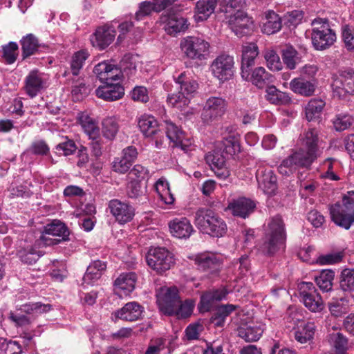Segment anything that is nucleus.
<instances>
[{"instance_id":"nucleus-15","label":"nucleus","mask_w":354,"mask_h":354,"mask_svg":"<svg viewBox=\"0 0 354 354\" xmlns=\"http://www.w3.org/2000/svg\"><path fill=\"white\" fill-rule=\"evenodd\" d=\"M180 300L176 287L167 288L163 295L158 299L160 310L167 315H174Z\"/></svg>"},{"instance_id":"nucleus-7","label":"nucleus","mask_w":354,"mask_h":354,"mask_svg":"<svg viewBox=\"0 0 354 354\" xmlns=\"http://www.w3.org/2000/svg\"><path fill=\"white\" fill-rule=\"evenodd\" d=\"M298 290L301 301L309 310L317 313L323 310V300L312 282H301Z\"/></svg>"},{"instance_id":"nucleus-27","label":"nucleus","mask_w":354,"mask_h":354,"mask_svg":"<svg viewBox=\"0 0 354 354\" xmlns=\"http://www.w3.org/2000/svg\"><path fill=\"white\" fill-rule=\"evenodd\" d=\"M43 80L37 71H32L26 76L24 89L31 98L35 97L43 88Z\"/></svg>"},{"instance_id":"nucleus-32","label":"nucleus","mask_w":354,"mask_h":354,"mask_svg":"<svg viewBox=\"0 0 354 354\" xmlns=\"http://www.w3.org/2000/svg\"><path fill=\"white\" fill-rule=\"evenodd\" d=\"M290 89L295 93L304 96H310L315 92V85L304 77H296L290 82Z\"/></svg>"},{"instance_id":"nucleus-41","label":"nucleus","mask_w":354,"mask_h":354,"mask_svg":"<svg viewBox=\"0 0 354 354\" xmlns=\"http://www.w3.org/2000/svg\"><path fill=\"white\" fill-rule=\"evenodd\" d=\"M71 80L72 81L71 94L74 100H82L88 95L91 88L86 85V82L83 79L72 78Z\"/></svg>"},{"instance_id":"nucleus-5","label":"nucleus","mask_w":354,"mask_h":354,"mask_svg":"<svg viewBox=\"0 0 354 354\" xmlns=\"http://www.w3.org/2000/svg\"><path fill=\"white\" fill-rule=\"evenodd\" d=\"M147 265L159 274L169 270L174 264L172 254L165 248H152L146 255Z\"/></svg>"},{"instance_id":"nucleus-6","label":"nucleus","mask_w":354,"mask_h":354,"mask_svg":"<svg viewBox=\"0 0 354 354\" xmlns=\"http://www.w3.org/2000/svg\"><path fill=\"white\" fill-rule=\"evenodd\" d=\"M209 43L198 37L188 36L180 42V48L186 57L191 59L203 60L209 53Z\"/></svg>"},{"instance_id":"nucleus-9","label":"nucleus","mask_w":354,"mask_h":354,"mask_svg":"<svg viewBox=\"0 0 354 354\" xmlns=\"http://www.w3.org/2000/svg\"><path fill=\"white\" fill-rule=\"evenodd\" d=\"M233 57L223 53L217 56L210 65L212 75L221 82L230 80L234 75Z\"/></svg>"},{"instance_id":"nucleus-2","label":"nucleus","mask_w":354,"mask_h":354,"mask_svg":"<svg viewBox=\"0 0 354 354\" xmlns=\"http://www.w3.org/2000/svg\"><path fill=\"white\" fill-rule=\"evenodd\" d=\"M194 223L201 231L212 236L221 237L227 232L225 222L209 208L198 209L195 213Z\"/></svg>"},{"instance_id":"nucleus-20","label":"nucleus","mask_w":354,"mask_h":354,"mask_svg":"<svg viewBox=\"0 0 354 354\" xmlns=\"http://www.w3.org/2000/svg\"><path fill=\"white\" fill-rule=\"evenodd\" d=\"M96 95L106 101H115L122 98L124 88L118 83L106 82L95 90Z\"/></svg>"},{"instance_id":"nucleus-23","label":"nucleus","mask_w":354,"mask_h":354,"mask_svg":"<svg viewBox=\"0 0 354 354\" xmlns=\"http://www.w3.org/2000/svg\"><path fill=\"white\" fill-rule=\"evenodd\" d=\"M319 156L316 153L310 151L303 147L300 148L298 151H295L290 156L289 158L292 162L294 167L297 168L301 167L309 169L313 162Z\"/></svg>"},{"instance_id":"nucleus-1","label":"nucleus","mask_w":354,"mask_h":354,"mask_svg":"<svg viewBox=\"0 0 354 354\" xmlns=\"http://www.w3.org/2000/svg\"><path fill=\"white\" fill-rule=\"evenodd\" d=\"M286 241L285 223L281 216L276 215L270 218L259 250L264 255L272 257L285 248Z\"/></svg>"},{"instance_id":"nucleus-25","label":"nucleus","mask_w":354,"mask_h":354,"mask_svg":"<svg viewBox=\"0 0 354 354\" xmlns=\"http://www.w3.org/2000/svg\"><path fill=\"white\" fill-rule=\"evenodd\" d=\"M322 140L319 136V131L315 128H309L304 132L301 138V146L303 148L312 151L319 156L321 151L319 147Z\"/></svg>"},{"instance_id":"nucleus-3","label":"nucleus","mask_w":354,"mask_h":354,"mask_svg":"<svg viewBox=\"0 0 354 354\" xmlns=\"http://www.w3.org/2000/svg\"><path fill=\"white\" fill-rule=\"evenodd\" d=\"M311 40L313 47L317 50L328 48L336 40L335 32L330 28L328 21L315 19L312 22Z\"/></svg>"},{"instance_id":"nucleus-26","label":"nucleus","mask_w":354,"mask_h":354,"mask_svg":"<svg viewBox=\"0 0 354 354\" xmlns=\"http://www.w3.org/2000/svg\"><path fill=\"white\" fill-rule=\"evenodd\" d=\"M164 122L168 139L174 144L175 147H180L183 151H187L190 145L184 142L183 131L171 121L165 120Z\"/></svg>"},{"instance_id":"nucleus-29","label":"nucleus","mask_w":354,"mask_h":354,"mask_svg":"<svg viewBox=\"0 0 354 354\" xmlns=\"http://www.w3.org/2000/svg\"><path fill=\"white\" fill-rule=\"evenodd\" d=\"M237 306L233 304L221 305L216 307L210 318V323L214 327H223L226 318L236 309Z\"/></svg>"},{"instance_id":"nucleus-45","label":"nucleus","mask_w":354,"mask_h":354,"mask_svg":"<svg viewBox=\"0 0 354 354\" xmlns=\"http://www.w3.org/2000/svg\"><path fill=\"white\" fill-rule=\"evenodd\" d=\"M324 105L325 102L320 99L310 100L305 108L306 119L312 121L319 118Z\"/></svg>"},{"instance_id":"nucleus-18","label":"nucleus","mask_w":354,"mask_h":354,"mask_svg":"<svg viewBox=\"0 0 354 354\" xmlns=\"http://www.w3.org/2000/svg\"><path fill=\"white\" fill-rule=\"evenodd\" d=\"M259 55L258 46L255 43H245L242 46L241 75L248 79L250 68L254 64V60Z\"/></svg>"},{"instance_id":"nucleus-40","label":"nucleus","mask_w":354,"mask_h":354,"mask_svg":"<svg viewBox=\"0 0 354 354\" xmlns=\"http://www.w3.org/2000/svg\"><path fill=\"white\" fill-rule=\"evenodd\" d=\"M217 5L216 0H199L196 5L198 19H207L214 12Z\"/></svg>"},{"instance_id":"nucleus-56","label":"nucleus","mask_w":354,"mask_h":354,"mask_svg":"<svg viewBox=\"0 0 354 354\" xmlns=\"http://www.w3.org/2000/svg\"><path fill=\"white\" fill-rule=\"evenodd\" d=\"M194 307V304L193 301L185 300L183 302L180 299L173 315L176 316L178 319L187 318L192 315Z\"/></svg>"},{"instance_id":"nucleus-50","label":"nucleus","mask_w":354,"mask_h":354,"mask_svg":"<svg viewBox=\"0 0 354 354\" xmlns=\"http://www.w3.org/2000/svg\"><path fill=\"white\" fill-rule=\"evenodd\" d=\"M18 254L21 261L28 265H32L42 256L40 251H37L33 248L21 249L19 251Z\"/></svg>"},{"instance_id":"nucleus-57","label":"nucleus","mask_w":354,"mask_h":354,"mask_svg":"<svg viewBox=\"0 0 354 354\" xmlns=\"http://www.w3.org/2000/svg\"><path fill=\"white\" fill-rule=\"evenodd\" d=\"M149 170L141 165H136L132 169L130 170L127 177L128 180H135L141 182L149 177Z\"/></svg>"},{"instance_id":"nucleus-61","label":"nucleus","mask_w":354,"mask_h":354,"mask_svg":"<svg viewBox=\"0 0 354 354\" xmlns=\"http://www.w3.org/2000/svg\"><path fill=\"white\" fill-rule=\"evenodd\" d=\"M353 121V118L349 115H338L333 120V125L336 131H342L349 128Z\"/></svg>"},{"instance_id":"nucleus-44","label":"nucleus","mask_w":354,"mask_h":354,"mask_svg":"<svg viewBox=\"0 0 354 354\" xmlns=\"http://www.w3.org/2000/svg\"><path fill=\"white\" fill-rule=\"evenodd\" d=\"M334 276L335 274L333 270H324L319 276L315 277V281L321 290L328 292L332 289Z\"/></svg>"},{"instance_id":"nucleus-60","label":"nucleus","mask_w":354,"mask_h":354,"mask_svg":"<svg viewBox=\"0 0 354 354\" xmlns=\"http://www.w3.org/2000/svg\"><path fill=\"white\" fill-rule=\"evenodd\" d=\"M224 151L231 156L236 155L241 151L239 139L236 136H230L224 141Z\"/></svg>"},{"instance_id":"nucleus-21","label":"nucleus","mask_w":354,"mask_h":354,"mask_svg":"<svg viewBox=\"0 0 354 354\" xmlns=\"http://www.w3.org/2000/svg\"><path fill=\"white\" fill-rule=\"evenodd\" d=\"M144 308L136 301L126 304L115 313V316L122 320L134 322L143 317Z\"/></svg>"},{"instance_id":"nucleus-30","label":"nucleus","mask_w":354,"mask_h":354,"mask_svg":"<svg viewBox=\"0 0 354 354\" xmlns=\"http://www.w3.org/2000/svg\"><path fill=\"white\" fill-rule=\"evenodd\" d=\"M138 127L147 137H153L160 133L158 122L152 115H142L138 120Z\"/></svg>"},{"instance_id":"nucleus-33","label":"nucleus","mask_w":354,"mask_h":354,"mask_svg":"<svg viewBox=\"0 0 354 354\" xmlns=\"http://www.w3.org/2000/svg\"><path fill=\"white\" fill-rule=\"evenodd\" d=\"M281 28V17L272 10L266 13V21L262 26V32L267 35L277 32Z\"/></svg>"},{"instance_id":"nucleus-39","label":"nucleus","mask_w":354,"mask_h":354,"mask_svg":"<svg viewBox=\"0 0 354 354\" xmlns=\"http://www.w3.org/2000/svg\"><path fill=\"white\" fill-rule=\"evenodd\" d=\"M315 330V324L313 322H308L295 330V339L300 344H305L313 338Z\"/></svg>"},{"instance_id":"nucleus-49","label":"nucleus","mask_w":354,"mask_h":354,"mask_svg":"<svg viewBox=\"0 0 354 354\" xmlns=\"http://www.w3.org/2000/svg\"><path fill=\"white\" fill-rule=\"evenodd\" d=\"M136 62L135 57L129 54L125 55L120 63V68L122 75L129 77L136 71Z\"/></svg>"},{"instance_id":"nucleus-63","label":"nucleus","mask_w":354,"mask_h":354,"mask_svg":"<svg viewBox=\"0 0 354 354\" xmlns=\"http://www.w3.org/2000/svg\"><path fill=\"white\" fill-rule=\"evenodd\" d=\"M343 253L342 252L330 253L319 256L317 262L320 265L335 264L342 261Z\"/></svg>"},{"instance_id":"nucleus-16","label":"nucleus","mask_w":354,"mask_h":354,"mask_svg":"<svg viewBox=\"0 0 354 354\" xmlns=\"http://www.w3.org/2000/svg\"><path fill=\"white\" fill-rule=\"evenodd\" d=\"M255 203L250 198L240 197L232 199L227 207L234 216L245 218L249 216L255 209Z\"/></svg>"},{"instance_id":"nucleus-11","label":"nucleus","mask_w":354,"mask_h":354,"mask_svg":"<svg viewBox=\"0 0 354 354\" xmlns=\"http://www.w3.org/2000/svg\"><path fill=\"white\" fill-rule=\"evenodd\" d=\"M227 105V101L221 97L208 98L201 113L203 122L209 124L221 118L226 111Z\"/></svg>"},{"instance_id":"nucleus-10","label":"nucleus","mask_w":354,"mask_h":354,"mask_svg":"<svg viewBox=\"0 0 354 354\" xmlns=\"http://www.w3.org/2000/svg\"><path fill=\"white\" fill-rule=\"evenodd\" d=\"M69 231L65 224L55 220L45 226L41 240L46 245H57L62 241H67Z\"/></svg>"},{"instance_id":"nucleus-52","label":"nucleus","mask_w":354,"mask_h":354,"mask_svg":"<svg viewBox=\"0 0 354 354\" xmlns=\"http://www.w3.org/2000/svg\"><path fill=\"white\" fill-rule=\"evenodd\" d=\"M18 48L17 44L13 41H10L2 47V57L6 64H12L17 60Z\"/></svg>"},{"instance_id":"nucleus-36","label":"nucleus","mask_w":354,"mask_h":354,"mask_svg":"<svg viewBox=\"0 0 354 354\" xmlns=\"http://www.w3.org/2000/svg\"><path fill=\"white\" fill-rule=\"evenodd\" d=\"M266 93V99L273 104H288L291 101V98L288 93L279 91L274 86H268Z\"/></svg>"},{"instance_id":"nucleus-54","label":"nucleus","mask_w":354,"mask_h":354,"mask_svg":"<svg viewBox=\"0 0 354 354\" xmlns=\"http://www.w3.org/2000/svg\"><path fill=\"white\" fill-rule=\"evenodd\" d=\"M330 341L335 348L337 354H344L348 345V339L340 333L330 335Z\"/></svg>"},{"instance_id":"nucleus-55","label":"nucleus","mask_w":354,"mask_h":354,"mask_svg":"<svg viewBox=\"0 0 354 354\" xmlns=\"http://www.w3.org/2000/svg\"><path fill=\"white\" fill-rule=\"evenodd\" d=\"M342 39L344 47L349 52H354V28L349 25L342 27Z\"/></svg>"},{"instance_id":"nucleus-59","label":"nucleus","mask_w":354,"mask_h":354,"mask_svg":"<svg viewBox=\"0 0 354 354\" xmlns=\"http://www.w3.org/2000/svg\"><path fill=\"white\" fill-rule=\"evenodd\" d=\"M264 57L267 62L268 67L272 71H280L282 69V63L279 55L272 50L265 53Z\"/></svg>"},{"instance_id":"nucleus-14","label":"nucleus","mask_w":354,"mask_h":354,"mask_svg":"<svg viewBox=\"0 0 354 354\" xmlns=\"http://www.w3.org/2000/svg\"><path fill=\"white\" fill-rule=\"evenodd\" d=\"M259 188L268 195L274 194L277 189V178L270 168L259 167L256 172Z\"/></svg>"},{"instance_id":"nucleus-37","label":"nucleus","mask_w":354,"mask_h":354,"mask_svg":"<svg viewBox=\"0 0 354 354\" xmlns=\"http://www.w3.org/2000/svg\"><path fill=\"white\" fill-rule=\"evenodd\" d=\"M176 82L179 85L180 91L186 95L193 94L198 87L197 82L185 72L179 75Z\"/></svg>"},{"instance_id":"nucleus-38","label":"nucleus","mask_w":354,"mask_h":354,"mask_svg":"<svg viewBox=\"0 0 354 354\" xmlns=\"http://www.w3.org/2000/svg\"><path fill=\"white\" fill-rule=\"evenodd\" d=\"M251 81L254 85L262 88L273 82L274 77L263 67H257L252 73Z\"/></svg>"},{"instance_id":"nucleus-8","label":"nucleus","mask_w":354,"mask_h":354,"mask_svg":"<svg viewBox=\"0 0 354 354\" xmlns=\"http://www.w3.org/2000/svg\"><path fill=\"white\" fill-rule=\"evenodd\" d=\"M332 86L333 97L339 100H347L349 96L354 94V71H340Z\"/></svg>"},{"instance_id":"nucleus-13","label":"nucleus","mask_w":354,"mask_h":354,"mask_svg":"<svg viewBox=\"0 0 354 354\" xmlns=\"http://www.w3.org/2000/svg\"><path fill=\"white\" fill-rule=\"evenodd\" d=\"M108 207L115 221L120 224L130 222L135 216L134 207L129 203L118 199L111 200Z\"/></svg>"},{"instance_id":"nucleus-4","label":"nucleus","mask_w":354,"mask_h":354,"mask_svg":"<svg viewBox=\"0 0 354 354\" xmlns=\"http://www.w3.org/2000/svg\"><path fill=\"white\" fill-rule=\"evenodd\" d=\"M332 221L338 226L348 230L354 223V200L342 198L330 207Z\"/></svg>"},{"instance_id":"nucleus-64","label":"nucleus","mask_w":354,"mask_h":354,"mask_svg":"<svg viewBox=\"0 0 354 354\" xmlns=\"http://www.w3.org/2000/svg\"><path fill=\"white\" fill-rule=\"evenodd\" d=\"M243 0H224L220 10L226 15L234 14L241 6Z\"/></svg>"},{"instance_id":"nucleus-51","label":"nucleus","mask_w":354,"mask_h":354,"mask_svg":"<svg viewBox=\"0 0 354 354\" xmlns=\"http://www.w3.org/2000/svg\"><path fill=\"white\" fill-rule=\"evenodd\" d=\"M167 102L171 106L182 110L188 106L190 100L180 91L178 93L169 94Z\"/></svg>"},{"instance_id":"nucleus-22","label":"nucleus","mask_w":354,"mask_h":354,"mask_svg":"<svg viewBox=\"0 0 354 354\" xmlns=\"http://www.w3.org/2000/svg\"><path fill=\"white\" fill-rule=\"evenodd\" d=\"M171 234L178 239H187L194 232V228L187 218H176L169 223Z\"/></svg>"},{"instance_id":"nucleus-19","label":"nucleus","mask_w":354,"mask_h":354,"mask_svg":"<svg viewBox=\"0 0 354 354\" xmlns=\"http://www.w3.org/2000/svg\"><path fill=\"white\" fill-rule=\"evenodd\" d=\"M195 263L198 269L211 274L217 273L221 267V260L212 253H204L196 256Z\"/></svg>"},{"instance_id":"nucleus-12","label":"nucleus","mask_w":354,"mask_h":354,"mask_svg":"<svg viewBox=\"0 0 354 354\" xmlns=\"http://www.w3.org/2000/svg\"><path fill=\"white\" fill-rule=\"evenodd\" d=\"M230 29L239 37L250 34L253 30V21L244 12L237 10L234 14L225 16Z\"/></svg>"},{"instance_id":"nucleus-48","label":"nucleus","mask_w":354,"mask_h":354,"mask_svg":"<svg viewBox=\"0 0 354 354\" xmlns=\"http://www.w3.org/2000/svg\"><path fill=\"white\" fill-rule=\"evenodd\" d=\"M298 53L292 46H286L281 50V57L283 63L288 69L292 70L296 68Z\"/></svg>"},{"instance_id":"nucleus-58","label":"nucleus","mask_w":354,"mask_h":354,"mask_svg":"<svg viewBox=\"0 0 354 354\" xmlns=\"http://www.w3.org/2000/svg\"><path fill=\"white\" fill-rule=\"evenodd\" d=\"M55 149L59 153L67 156L74 153L77 147L73 140L66 137L63 141L56 146Z\"/></svg>"},{"instance_id":"nucleus-62","label":"nucleus","mask_w":354,"mask_h":354,"mask_svg":"<svg viewBox=\"0 0 354 354\" xmlns=\"http://www.w3.org/2000/svg\"><path fill=\"white\" fill-rule=\"evenodd\" d=\"M304 17V12L301 10H292L287 12L283 16L284 24L289 27L296 26L301 23Z\"/></svg>"},{"instance_id":"nucleus-53","label":"nucleus","mask_w":354,"mask_h":354,"mask_svg":"<svg viewBox=\"0 0 354 354\" xmlns=\"http://www.w3.org/2000/svg\"><path fill=\"white\" fill-rule=\"evenodd\" d=\"M339 284L344 291H349L354 287V268L344 269L340 275Z\"/></svg>"},{"instance_id":"nucleus-24","label":"nucleus","mask_w":354,"mask_h":354,"mask_svg":"<svg viewBox=\"0 0 354 354\" xmlns=\"http://www.w3.org/2000/svg\"><path fill=\"white\" fill-rule=\"evenodd\" d=\"M137 280L138 276L133 272L121 273L114 281L115 290L129 295L135 289Z\"/></svg>"},{"instance_id":"nucleus-17","label":"nucleus","mask_w":354,"mask_h":354,"mask_svg":"<svg viewBox=\"0 0 354 354\" xmlns=\"http://www.w3.org/2000/svg\"><path fill=\"white\" fill-rule=\"evenodd\" d=\"M116 32L112 26L104 25L97 28L91 36V41L94 47L103 50L113 41Z\"/></svg>"},{"instance_id":"nucleus-46","label":"nucleus","mask_w":354,"mask_h":354,"mask_svg":"<svg viewBox=\"0 0 354 354\" xmlns=\"http://www.w3.org/2000/svg\"><path fill=\"white\" fill-rule=\"evenodd\" d=\"M330 314L335 317H339L348 312V301L344 298L333 299L328 303Z\"/></svg>"},{"instance_id":"nucleus-43","label":"nucleus","mask_w":354,"mask_h":354,"mask_svg":"<svg viewBox=\"0 0 354 354\" xmlns=\"http://www.w3.org/2000/svg\"><path fill=\"white\" fill-rule=\"evenodd\" d=\"M20 42L24 59L33 55L39 47L38 40L32 34H28L21 39Z\"/></svg>"},{"instance_id":"nucleus-31","label":"nucleus","mask_w":354,"mask_h":354,"mask_svg":"<svg viewBox=\"0 0 354 354\" xmlns=\"http://www.w3.org/2000/svg\"><path fill=\"white\" fill-rule=\"evenodd\" d=\"M238 335L246 342L257 341L261 336L263 329L260 325L243 324L238 329Z\"/></svg>"},{"instance_id":"nucleus-47","label":"nucleus","mask_w":354,"mask_h":354,"mask_svg":"<svg viewBox=\"0 0 354 354\" xmlns=\"http://www.w3.org/2000/svg\"><path fill=\"white\" fill-rule=\"evenodd\" d=\"M88 57V53L86 50H80L74 53L71 60V71L73 76L77 77L79 75Z\"/></svg>"},{"instance_id":"nucleus-28","label":"nucleus","mask_w":354,"mask_h":354,"mask_svg":"<svg viewBox=\"0 0 354 354\" xmlns=\"http://www.w3.org/2000/svg\"><path fill=\"white\" fill-rule=\"evenodd\" d=\"M165 23V29L169 35L185 31L188 27L187 19L177 13L169 12Z\"/></svg>"},{"instance_id":"nucleus-35","label":"nucleus","mask_w":354,"mask_h":354,"mask_svg":"<svg viewBox=\"0 0 354 354\" xmlns=\"http://www.w3.org/2000/svg\"><path fill=\"white\" fill-rule=\"evenodd\" d=\"M101 125L103 136L110 141L113 140L120 129L118 120L115 117L108 116L102 120Z\"/></svg>"},{"instance_id":"nucleus-34","label":"nucleus","mask_w":354,"mask_h":354,"mask_svg":"<svg viewBox=\"0 0 354 354\" xmlns=\"http://www.w3.org/2000/svg\"><path fill=\"white\" fill-rule=\"evenodd\" d=\"M78 122L88 138L97 137L98 134L100 133L97 121L87 113H80Z\"/></svg>"},{"instance_id":"nucleus-42","label":"nucleus","mask_w":354,"mask_h":354,"mask_svg":"<svg viewBox=\"0 0 354 354\" xmlns=\"http://www.w3.org/2000/svg\"><path fill=\"white\" fill-rule=\"evenodd\" d=\"M156 189L160 200L167 205H172L175 201L171 194L168 182L164 178H160L156 183Z\"/></svg>"}]
</instances>
